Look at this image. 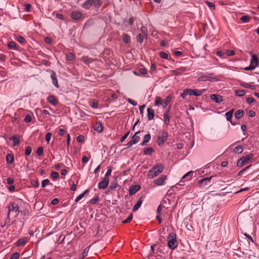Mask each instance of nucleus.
Wrapping results in <instances>:
<instances>
[{
	"label": "nucleus",
	"mask_w": 259,
	"mask_h": 259,
	"mask_svg": "<svg viewBox=\"0 0 259 259\" xmlns=\"http://www.w3.org/2000/svg\"><path fill=\"white\" fill-rule=\"evenodd\" d=\"M81 60L85 64H88L93 62V60L88 56H83Z\"/></svg>",
	"instance_id": "obj_31"
},
{
	"label": "nucleus",
	"mask_w": 259,
	"mask_h": 259,
	"mask_svg": "<svg viewBox=\"0 0 259 259\" xmlns=\"http://www.w3.org/2000/svg\"><path fill=\"white\" fill-rule=\"evenodd\" d=\"M44 148L42 147H39L37 148L36 153L38 156H41L43 155Z\"/></svg>",
	"instance_id": "obj_48"
},
{
	"label": "nucleus",
	"mask_w": 259,
	"mask_h": 259,
	"mask_svg": "<svg viewBox=\"0 0 259 259\" xmlns=\"http://www.w3.org/2000/svg\"><path fill=\"white\" fill-rule=\"evenodd\" d=\"M27 242V239L26 238L19 239L17 242V245L18 246L24 245Z\"/></svg>",
	"instance_id": "obj_32"
},
{
	"label": "nucleus",
	"mask_w": 259,
	"mask_h": 259,
	"mask_svg": "<svg viewBox=\"0 0 259 259\" xmlns=\"http://www.w3.org/2000/svg\"><path fill=\"white\" fill-rule=\"evenodd\" d=\"M186 71V68L184 67H181L177 69L176 70H171V72L172 74L179 75L181 74L183 72Z\"/></svg>",
	"instance_id": "obj_13"
},
{
	"label": "nucleus",
	"mask_w": 259,
	"mask_h": 259,
	"mask_svg": "<svg viewBox=\"0 0 259 259\" xmlns=\"http://www.w3.org/2000/svg\"><path fill=\"white\" fill-rule=\"evenodd\" d=\"M89 189H87L86 190H85V191H84L83 193H81V194H79V195L77 197V198L75 199V201L76 202H78V201H79L81 199H82V198L83 197V196H84L87 193H88L89 192Z\"/></svg>",
	"instance_id": "obj_36"
},
{
	"label": "nucleus",
	"mask_w": 259,
	"mask_h": 259,
	"mask_svg": "<svg viewBox=\"0 0 259 259\" xmlns=\"http://www.w3.org/2000/svg\"><path fill=\"white\" fill-rule=\"evenodd\" d=\"M47 100L53 106H56L58 103V101L53 95L48 96Z\"/></svg>",
	"instance_id": "obj_11"
},
{
	"label": "nucleus",
	"mask_w": 259,
	"mask_h": 259,
	"mask_svg": "<svg viewBox=\"0 0 259 259\" xmlns=\"http://www.w3.org/2000/svg\"><path fill=\"white\" fill-rule=\"evenodd\" d=\"M151 135L150 134H146L144 137L142 143H141L140 145L144 146L151 139Z\"/></svg>",
	"instance_id": "obj_21"
},
{
	"label": "nucleus",
	"mask_w": 259,
	"mask_h": 259,
	"mask_svg": "<svg viewBox=\"0 0 259 259\" xmlns=\"http://www.w3.org/2000/svg\"><path fill=\"white\" fill-rule=\"evenodd\" d=\"M168 134L165 132H161L159 133L157 138V144L159 146H161L167 140Z\"/></svg>",
	"instance_id": "obj_3"
},
{
	"label": "nucleus",
	"mask_w": 259,
	"mask_h": 259,
	"mask_svg": "<svg viewBox=\"0 0 259 259\" xmlns=\"http://www.w3.org/2000/svg\"><path fill=\"white\" fill-rule=\"evenodd\" d=\"M167 176L165 175H162L160 177L155 180V183L157 185H162L164 184V181L166 179Z\"/></svg>",
	"instance_id": "obj_8"
},
{
	"label": "nucleus",
	"mask_w": 259,
	"mask_h": 259,
	"mask_svg": "<svg viewBox=\"0 0 259 259\" xmlns=\"http://www.w3.org/2000/svg\"><path fill=\"white\" fill-rule=\"evenodd\" d=\"M82 16V14L79 11H73L71 14V17L72 19L77 20L79 19Z\"/></svg>",
	"instance_id": "obj_10"
},
{
	"label": "nucleus",
	"mask_w": 259,
	"mask_h": 259,
	"mask_svg": "<svg viewBox=\"0 0 259 259\" xmlns=\"http://www.w3.org/2000/svg\"><path fill=\"white\" fill-rule=\"evenodd\" d=\"M169 109L165 111L163 114L164 121L165 124L168 125L170 122V116L169 115Z\"/></svg>",
	"instance_id": "obj_19"
},
{
	"label": "nucleus",
	"mask_w": 259,
	"mask_h": 259,
	"mask_svg": "<svg viewBox=\"0 0 259 259\" xmlns=\"http://www.w3.org/2000/svg\"><path fill=\"white\" fill-rule=\"evenodd\" d=\"M167 245L168 247L174 250L178 246V242L176 240V235L174 233H170L168 238Z\"/></svg>",
	"instance_id": "obj_2"
},
{
	"label": "nucleus",
	"mask_w": 259,
	"mask_h": 259,
	"mask_svg": "<svg viewBox=\"0 0 259 259\" xmlns=\"http://www.w3.org/2000/svg\"><path fill=\"white\" fill-rule=\"evenodd\" d=\"M212 178V177H209V178H203L198 182V185L201 187L203 185H206L207 182H209Z\"/></svg>",
	"instance_id": "obj_15"
},
{
	"label": "nucleus",
	"mask_w": 259,
	"mask_h": 259,
	"mask_svg": "<svg viewBox=\"0 0 259 259\" xmlns=\"http://www.w3.org/2000/svg\"><path fill=\"white\" fill-rule=\"evenodd\" d=\"M17 40L21 44H24L26 43L25 39L22 36H18L16 38Z\"/></svg>",
	"instance_id": "obj_46"
},
{
	"label": "nucleus",
	"mask_w": 259,
	"mask_h": 259,
	"mask_svg": "<svg viewBox=\"0 0 259 259\" xmlns=\"http://www.w3.org/2000/svg\"><path fill=\"white\" fill-rule=\"evenodd\" d=\"M76 139H77V141L78 142L81 143V142H82L84 141V137L83 136L79 135L77 137Z\"/></svg>",
	"instance_id": "obj_64"
},
{
	"label": "nucleus",
	"mask_w": 259,
	"mask_h": 259,
	"mask_svg": "<svg viewBox=\"0 0 259 259\" xmlns=\"http://www.w3.org/2000/svg\"><path fill=\"white\" fill-rule=\"evenodd\" d=\"M259 60L256 55L253 54L251 55V59L250 60V65L254 66V68L258 65Z\"/></svg>",
	"instance_id": "obj_7"
},
{
	"label": "nucleus",
	"mask_w": 259,
	"mask_h": 259,
	"mask_svg": "<svg viewBox=\"0 0 259 259\" xmlns=\"http://www.w3.org/2000/svg\"><path fill=\"white\" fill-rule=\"evenodd\" d=\"M10 140L12 141L13 142V146H17L19 145L20 141L17 138V136H16V135L10 138Z\"/></svg>",
	"instance_id": "obj_28"
},
{
	"label": "nucleus",
	"mask_w": 259,
	"mask_h": 259,
	"mask_svg": "<svg viewBox=\"0 0 259 259\" xmlns=\"http://www.w3.org/2000/svg\"><path fill=\"white\" fill-rule=\"evenodd\" d=\"M51 77L52 80V82L53 84L57 88H59V85L58 83V80L57 78V75L56 73L53 71L52 73L51 74Z\"/></svg>",
	"instance_id": "obj_16"
},
{
	"label": "nucleus",
	"mask_w": 259,
	"mask_h": 259,
	"mask_svg": "<svg viewBox=\"0 0 259 259\" xmlns=\"http://www.w3.org/2000/svg\"><path fill=\"white\" fill-rule=\"evenodd\" d=\"M93 0H87L82 4V7L85 9H89L93 5Z\"/></svg>",
	"instance_id": "obj_23"
},
{
	"label": "nucleus",
	"mask_w": 259,
	"mask_h": 259,
	"mask_svg": "<svg viewBox=\"0 0 259 259\" xmlns=\"http://www.w3.org/2000/svg\"><path fill=\"white\" fill-rule=\"evenodd\" d=\"M49 184L50 181L48 179L44 180L41 182V187L44 188Z\"/></svg>",
	"instance_id": "obj_56"
},
{
	"label": "nucleus",
	"mask_w": 259,
	"mask_h": 259,
	"mask_svg": "<svg viewBox=\"0 0 259 259\" xmlns=\"http://www.w3.org/2000/svg\"><path fill=\"white\" fill-rule=\"evenodd\" d=\"M173 98V96L171 94L167 96L166 98L164 100L162 104V106L164 108L170 102L171 100Z\"/></svg>",
	"instance_id": "obj_18"
},
{
	"label": "nucleus",
	"mask_w": 259,
	"mask_h": 259,
	"mask_svg": "<svg viewBox=\"0 0 259 259\" xmlns=\"http://www.w3.org/2000/svg\"><path fill=\"white\" fill-rule=\"evenodd\" d=\"M159 56L161 58L168 59V55L165 52H160Z\"/></svg>",
	"instance_id": "obj_53"
},
{
	"label": "nucleus",
	"mask_w": 259,
	"mask_h": 259,
	"mask_svg": "<svg viewBox=\"0 0 259 259\" xmlns=\"http://www.w3.org/2000/svg\"><path fill=\"white\" fill-rule=\"evenodd\" d=\"M93 5H94L96 8H100L102 4V1L101 0H93Z\"/></svg>",
	"instance_id": "obj_33"
},
{
	"label": "nucleus",
	"mask_w": 259,
	"mask_h": 259,
	"mask_svg": "<svg viewBox=\"0 0 259 259\" xmlns=\"http://www.w3.org/2000/svg\"><path fill=\"white\" fill-rule=\"evenodd\" d=\"M193 174V171H190L186 174L183 177L182 179L188 178V180H190L192 177V175Z\"/></svg>",
	"instance_id": "obj_44"
},
{
	"label": "nucleus",
	"mask_w": 259,
	"mask_h": 259,
	"mask_svg": "<svg viewBox=\"0 0 259 259\" xmlns=\"http://www.w3.org/2000/svg\"><path fill=\"white\" fill-rule=\"evenodd\" d=\"M154 152V150L151 147L146 148L144 149L143 154L145 155H151Z\"/></svg>",
	"instance_id": "obj_29"
},
{
	"label": "nucleus",
	"mask_w": 259,
	"mask_h": 259,
	"mask_svg": "<svg viewBox=\"0 0 259 259\" xmlns=\"http://www.w3.org/2000/svg\"><path fill=\"white\" fill-rule=\"evenodd\" d=\"M32 120L31 116L30 114H27L24 118V121L26 123L31 122Z\"/></svg>",
	"instance_id": "obj_55"
},
{
	"label": "nucleus",
	"mask_w": 259,
	"mask_h": 259,
	"mask_svg": "<svg viewBox=\"0 0 259 259\" xmlns=\"http://www.w3.org/2000/svg\"><path fill=\"white\" fill-rule=\"evenodd\" d=\"M8 48L9 49H15L18 50V48L17 47V44L15 41H10L8 44Z\"/></svg>",
	"instance_id": "obj_30"
},
{
	"label": "nucleus",
	"mask_w": 259,
	"mask_h": 259,
	"mask_svg": "<svg viewBox=\"0 0 259 259\" xmlns=\"http://www.w3.org/2000/svg\"><path fill=\"white\" fill-rule=\"evenodd\" d=\"M132 219H133V214H130L126 220L122 221V223H123V224L128 223L132 220Z\"/></svg>",
	"instance_id": "obj_58"
},
{
	"label": "nucleus",
	"mask_w": 259,
	"mask_h": 259,
	"mask_svg": "<svg viewBox=\"0 0 259 259\" xmlns=\"http://www.w3.org/2000/svg\"><path fill=\"white\" fill-rule=\"evenodd\" d=\"M112 171V169L110 166L107 167V171L105 175L104 178H108V177L110 176Z\"/></svg>",
	"instance_id": "obj_57"
},
{
	"label": "nucleus",
	"mask_w": 259,
	"mask_h": 259,
	"mask_svg": "<svg viewBox=\"0 0 259 259\" xmlns=\"http://www.w3.org/2000/svg\"><path fill=\"white\" fill-rule=\"evenodd\" d=\"M139 71L141 74H143V75H145V74H147V70L145 68H139Z\"/></svg>",
	"instance_id": "obj_63"
},
{
	"label": "nucleus",
	"mask_w": 259,
	"mask_h": 259,
	"mask_svg": "<svg viewBox=\"0 0 259 259\" xmlns=\"http://www.w3.org/2000/svg\"><path fill=\"white\" fill-rule=\"evenodd\" d=\"M233 151L234 153L236 154H240L243 151V147L241 145L237 146V147L234 148Z\"/></svg>",
	"instance_id": "obj_37"
},
{
	"label": "nucleus",
	"mask_w": 259,
	"mask_h": 259,
	"mask_svg": "<svg viewBox=\"0 0 259 259\" xmlns=\"http://www.w3.org/2000/svg\"><path fill=\"white\" fill-rule=\"evenodd\" d=\"M99 199V196H97L92 199H91L90 202L92 204H96L98 202Z\"/></svg>",
	"instance_id": "obj_62"
},
{
	"label": "nucleus",
	"mask_w": 259,
	"mask_h": 259,
	"mask_svg": "<svg viewBox=\"0 0 259 259\" xmlns=\"http://www.w3.org/2000/svg\"><path fill=\"white\" fill-rule=\"evenodd\" d=\"M94 129L95 131L101 133L103 130V126L101 122H97L94 126Z\"/></svg>",
	"instance_id": "obj_20"
},
{
	"label": "nucleus",
	"mask_w": 259,
	"mask_h": 259,
	"mask_svg": "<svg viewBox=\"0 0 259 259\" xmlns=\"http://www.w3.org/2000/svg\"><path fill=\"white\" fill-rule=\"evenodd\" d=\"M7 162L9 164H12L14 161V158L12 153H8L6 156Z\"/></svg>",
	"instance_id": "obj_24"
},
{
	"label": "nucleus",
	"mask_w": 259,
	"mask_h": 259,
	"mask_svg": "<svg viewBox=\"0 0 259 259\" xmlns=\"http://www.w3.org/2000/svg\"><path fill=\"white\" fill-rule=\"evenodd\" d=\"M198 80L199 81H207V80H209V81H212V80L216 81L217 79L214 77H211L207 76H205V75H202V76H200L198 78Z\"/></svg>",
	"instance_id": "obj_14"
},
{
	"label": "nucleus",
	"mask_w": 259,
	"mask_h": 259,
	"mask_svg": "<svg viewBox=\"0 0 259 259\" xmlns=\"http://www.w3.org/2000/svg\"><path fill=\"white\" fill-rule=\"evenodd\" d=\"M189 89H187L184 91V92L181 94V96L183 99H184L187 96L189 95Z\"/></svg>",
	"instance_id": "obj_50"
},
{
	"label": "nucleus",
	"mask_w": 259,
	"mask_h": 259,
	"mask_svg": "<svg viewBox=\"0 0 259 259\" xmlns=\"http://www.w3.org/2000/svg\"><path fill=\"white\" fill-rule=\"evenodd\" d=\"M189 95L199 96L203 93V90H192L189 89Z\"/></svg>",
	"instance_id": "obj_9"
},
{
	"label": "nucleus",
	"mask_w": 259,
	"mask_h": 259,
	"mask_svg": "<svg viewBox=\"0 0 259 259\" xmlns=\"http://www.w3.org/2000/svg\"><path fill=\"white\" fill-rule=\"evenodd\" d=\"M161 104L162 105L161 98L159 96L156 97L155 99V105L156 106H159Z\"/></svg>",
	"instance_id": "obj_47"
},
{
	"label": "nucleus",
	"mask_w": 259,
	"mask_h": 259,
	"mask_svg": "<svg viewBox=\"0 0 259 259\" xmlns=\"http://www.w3.org/2000/svg\"><path fill=\"white\" fill-rule=\"evenodd\" d=\"M140 189L139 185L132 186L129 189V194L132 195L135 194Z\"/></svg>",
	"instance_id": "obj_17"
},
{
	"label": "nucleus",
	"mask_w": 259,
	"mask_h": 259,
	"mask_svg": "<svg viewBox=\"0 0 259 259\" xmlns=\"http://www.w3.org/2000/svg\"><path fill=\"white\" fill-rule=\"evenodd\" d=\"M225 54L227 56H233L235 54V52L233 50H227L225 51Z\"/></svg>",
	"instance_id": "obj_45"
},
{
	"label": "nucleus",
	"mask_w": 259,
	"mask_h": 259,
	"mask_svg": "<svg viewBox=\"0 0 259 259\" xmlns=\"http://www.w3.org/2000/svg\"><path fill=\"white\" fill-rule=\"evenodd\" d=\"M164 169V165L162 163H158L154 166L149 171L147 175L149 179H153L161 173Z\"/></svg>",
	"instance_id": "obj_1"
},
{
	"label": "nucleus",
	"mask_w": 259,
	"mask_h": 259,
	"mask_svg": "<svg viewBox=\"0 0 259 259\" xmlns=\"http://www.w3.org/2000/svg\"><path fill=\"white\" fill-rule=\"evenodd\" d=\"M253 157V154H249L245 156H243L240 158L237 163V166L238 167H242L246 163H247L250 159Z\"/></svg>",
	"instance_id": "obj_4"
},
{
	"label": "nucleus",
	"mask_w": 259,
	"mask_h": 259,
	"mask_svg": "<svg viewBox=\"0 0 259 259\" xmlns=\"http://www.w3.org/2000/svg\"><path fill=\"white\" fill-rule=\"evenodd\" d=\"M109 178H104L101 182L98 184V187L100 189H105L109 184Z\"/></svg>",
	"instance_id": "obj_6"
},
{
	"label": "nucleus",
	"mask_w": 259,
	"mask_h": 259,
	"mask_svg": "<svg viewBox=\"0 0 259 259\" xmlns=\"http://www.w3.org/2000/svg\"><path fill=\"white\" fill-rule=\"evenodd\" d=\"M31 151H32L31 147L30 146H27L26 148L25 154L26 156H28L31 154Z\"/></svg>",
	"instance_id": "obj_54"
},
{
	"label": "nucleus",
	"mask_w": 259,
	"mask_h": 259,
	"mask_svg": "<svg viewBox=\"0 0 259 259\" xmlns=\"http://www.w3.org/2000/svg\"><path fill=\"white\" fill-rule=\"evenodd\" d=\"M89 249L90 247H87L85 248V249L84 250V251L82 253L81 259H83L87 256Z\"/></svg>",
	"instance_id": "obj_49"
},
{
	"label": "nucleus",
	"mask_w": 259,
	"mask_h": 259,
	"mask_svg": "<svg viewBox=\"0 0 259 259\" xmlns=\"http://www.w3.org/2000/svg\"><path fill=\"white\" fill-rule=\"evenodd\" d=\"M19 252H15L11 255L10 259H19Z\"/></svg>",
	"instance_id": "obj_52"
},
{
	"label": "nucleus",
	"mask_w": 259,
	"mask_h": 259,
	"mask_svg": "<svg viewBox=\"0 0 259 259\" xmlns=\"http://www.w3.org/2000/svg\"><path fill=\"white\" fill-rule=\"evenodd\" d=\"M141 31L142 32V34H143L144 35H146V36H147V29L146 27L145 26H142L141 28Z\"/></svg>",
	"instance_id": "obj_61"
},
{
	"label": "nucleus",
	"mask_w": 259,
	"mask_h": 259,
	"mask_svg": "<svg viewBox=\"0 0 259 259\" xmlns=\"http://www.w3.org/2000/svg\"><path fill=\"white\" fill-rule=\"evenodd\" d=\"M51 136H52V133H48L46 135V141L48 143H49L50 142V139H51Z\"/></svg>",
	"instance_id": "obj_60"
},
{
	"label": "nucleus",
	"mask_w": 259,
	"mask_h": 259,
	"mask_svg": "<svg viewBox=\"0 0 259 259\" xmlns=\"http://www.w3.org/2000/svg\"><path fill=\"white\" fill-rule=\"evenodd\" d=\"M142 198L140 197L138 200L136 204L134 205V208L133 209V211H137L140 208L142 203Z\"/></svg>",
	"instance_id": "obj_27"
},
{
	"label": "nucleus",
	"mask_w": 259,
	"mask_h": 259,
	"mask_svg": "<svg viewBox=\"0 0 259 259\" xmlns=\"http://www.w3.org/2000/svg\"><path fill=\"white\" fill-rule=\"evenodd\" d=\"M122 39H123V41L125 44L130 43L131 41V37H130V35L127 34H123Z\"/></svg>",
	"instance_id": "obj_34"
},
{
	"label": "nucleus",
	"mask_w": 259,
	"mask_h": 259,
	"mask_svg": "<svg viewBox=\"0 0 259 259\" xmlns=\"http://www.w3.org/2000/svg\"><path fill=\"white\" fill-rule=\"evenodd\" d=\"M233 109L229 111L228 112H226L225 114V116H226V119L228 121H230L232 125H235V123H233L231 121V118L233 116Z\"/></svg>",
	"instance_id": "obj_22"
},
{
	"label": "nucleus",
	"mask_w": 259,
	"mask_h": 259,
	"mask_svg": "<svg viewBox=\"0 0 259 259\" xmlns=\"http://www.w3.org/2000/svg\"><path fill=\"white\" fill-rule=\"evenodd\" d=\"M210 99L217 103H219L223 101V97L221 96L215 94L211 95Z\"/></svg>",
	"instance_id": "obj_12"
},
{
	"label": "nucleus",
	"mask_w": 259,
	"mask_h": 259,
	"mask_svg": "<svg viewBox=\"0 0 259 259\" xmlns=\"http://www.w3.org/2000/svg\"><path fill=\"white\" fill-rule=\"evenodd\" d=\"M31 184L35 188L38 187L39 186L38 181L36 180H32L31 182Z\"/></svg>",
	"instance_id": "obj_59"
},
{
	"label": "nucleus",
	"mask_w": 259,
	"mask_h": 259,
	"mask_svg": "<svg viewBox=\"0 0 259 259\" xmlns=\"http://www.w3.org/2000/svg\"><path fill=\"white\" fill-rule=\"evenodd\" d=\"M250 18H251L250 17L248 16L247 15H244V16H242L240 18V20L242 22L246 23V22H249L250 21Z\"/></svg>",
	"instance_id": "obj_39"
},
{
	"label": "nucleus",
	"mask_w": 259,
	"mask_h": 259,
	"mask_svg": "<svg viewBox=\"0 0 259 259\" xmlns=\"http://www.w3.org/2000/svg\"><path fill=\"white\" fill-rule=\"evenodd\" d=\"M244 112L242 110H238L235 113V117L236 119L240 118L243 115Z\"/></svg>",
	"instance_id": "obj_35"
},
{
	"label": "nucleus",
	"mask_w": 259,
	"mask_h": 259,
	"mask_svg": "<svg viewBox=\"0 0 259 259\" xmlns=\"http://www.w3.org/2000/svg\"><path fill=\"white\" fill-rule=\"evenodd\" d=\"M235 95H236L238 97H242L245 95V91L244 90H235Z\"/></svg>",
	"instance_id": "obj_42"
},
{
	"label": "nucleus",
	"mask_w": 259,
	"mask_h": 259,
	"mask_svg": "<svg viewBox=\"0 0 259 259\" xmlns=\"http://www.w3.org/2000/svg\"><path fill=\"white\" fill-rule=\"evenodd\" d=\"M240 85L242 86L244 88H245L246 89H251L252 90H254L255 87L254 85H251L249 84L246 83L245 82H242L240 83Z\"/></svg>",
	"instance_id": "obj_40"
},
{
	"label": "nucleus",
	"mask_w": 259,
	"mask_h": 259,
	"mask_svg": "<svg viewBox=\"0 0 259 259\" xmlns=\"http://www.w3.org/2000/svg\"><path fill=\"white\" fill-rule=\"evenodd\" d=\"M147 113H148V118L149 120H151L153 119L154 117V111L151 108H148L147 109Z\"/></svg>",
	"instance_id": "obj_25"
},
{
	"label": "nucleus",
	"mask_w": 259,
	"mask_h": 259,
	"mask_svg": "<svg viewBox=\"0 0 259 259\" xmlns=\"http://www.w3.org/2000/svg\"><path fill=\"white\" fill-rule=\"evenodd\" d=\"M118 187V183L116 181H112L110 185L109 189L111 190H115Z\"/></svg>",
	"instance_id": "obj_41"
},
{
	"label": "nucleus",
	"mask_w": 259,
	"mask_h": 259,
	"mask_svg": "<svg viewBox=\"0 0 259 259\" xmlns=\"http://www.w3.org/2000/svg\"><path fill=\"white\" fill-rule=\"evenodd\" d=\"M146 37L145 35L140 33L137 36V41L141 44L143 42L144 37Z\"/></svg>",
	"instance_id": "obj_38"
},
{
	"label": "nucleus",
	"mask_w": 259,
	"mask_h": 259,
	"mask_svg": "<svg viewBox=\"0 0 259 259\" xmlns=\"http://www.w3.org/2000/svg\"><path fill=\"white\" fill-rule=\"evenodd\" d=\"M189 89H187L184 91V92L181 94V96L183 99H184L187 96L189 95Z\"/></svg>",
	"instance_id": "obj_51"
},
{
	"label": "nucleus",
	"mask_w": 259,
	"mask_h": 259,
	"mask_svg": "<svg viewBox=\"0 0 259 259\" xmlns=\"http://www.w3.org/2000/svg\"><path fill=\"white\" fill-rule=\"evenodd\" d=\"M75 58V55L71 52H68L66 54V58L68 61H72Z\"/></svg>",
	"instance_id": "obj_43"
},
{
	"label": "nucleus",
	"mask_w": 259,
	"mask_h": 259,
	"mask_svg": "<svg viewBox=\"0 0 259 259\" xmlns=\"http://www.w3.org/2000/svg\"><path fill=\"white\" fill-rule=\"evenodd\" d=\"M20 212H22V211H20L19 210L18 205L15 203H12L11 205L9 207L8 217H9V215L11 213L13 214L14 217H17L18 215Z\"/></svg>",
	"instance_id": "obj_5"
},
{
	"label": "nucleus",
	"mask_w": 259,
	"mask_h": 259,
	"mask_svg": "<svg viewBox=\"0 0 259 259\" xmlns=\"http://www.w3.org/2000/svg\"><path fill=\"white\" fill-rule=\"evenodd\" d=\"M139 133V131L137 132L132 138L131 141L134 144H137L140 140V137L139 136H137V134H138Z\"/></svg>",
	"instance_id": "obj_26"
}]
</instances>
